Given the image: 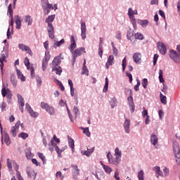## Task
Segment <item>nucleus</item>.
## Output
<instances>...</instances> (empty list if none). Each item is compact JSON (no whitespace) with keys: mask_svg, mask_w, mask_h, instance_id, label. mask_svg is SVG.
<instances>
[{"mask_svg":"<svg viewBox=\"0 0 180 180\" xmlns=\"http://www.w3.org/2000/svg\"><path fill=\"white\" fill-rule=\"evenodd\" d=\"M70 43L71 44L69 46V50L70 51L72 52V56H75V57H79V56H81L82 53H85V48L84 47L77 49L74 51V49L77 47V43L75 42L74 35H72L70 37Z\"/></svg>","mask_w":180,"mask_h":180,"instance_id":"f257e3e1","label":"nucleus"},{"mask_svg":"<svg viewBox=\"0 0 180 180\" xmlns=\"http://www.w3.org/2000/svg\"><path fill=\"white\" fill-rule=\"evenodd\" d=\"M68 146H65L62 149H60V148L58 147V146H57V143H54L53 140H51V142L49 143V151H54V148H55V151H56L57 154H58V157L59 158H63V155H61V153H63V151H64V150H67Z\"/></svg>","mask_w":180,"mask_h":180,"instance_id":"f03ea898","label":"nucleus"},{"mask_svg":"<svg viewBox=\"0 0 180 180\" xmlns=\"http://www.w3.org/2000/svg\"><path fill=\"white\" fill-rule=\"evenodd\" d=\"M134 15H139L137 10H133V8H129L128 10V15L129 17L130 20L131 21L132 26H134V29L136 30L137 29V26Z\"/></svg>","mask_w":180,"mask_h":180,"instance_id":"7ed1b4c3","label":"nucleus"},{"mask_svg":"<svg viewBox=\"0 0 180 180\" xmlns=\"http://www.w3.org/2000/svg\"><path fill=\"white\" fill-rule=\"evenodd\" d=\"M173 151L176 160V164L180 165V148H179V143L175 141L173 143Z\"/></svg>","mask_w":180,"mask_h":180,"instance_id":"20e7f679","label":"nucleus"},{"mask_svg":"<svg viewBox=\"0 0 180 180\" xmlns=\"http://www.w3.org/2000/svg\"><path fill=\"white\" fill-rule=\"evenodd\" d=\"M41 109H44L46 112L49 113V115H51V116H53L56 114V110L54 109V107L50 106L45 102L41 103Z\"/></svg>","mask_w":180,"mask_h":180,"instance_id":"39448f33","label":"nucleus"},{"mask_svg":"<svg viewBox=\"0 0 180 180\" xmlns=\"http://www.w3.org/2000/svg\"><path fill=\"white\" fill-rule=\"evenodd\" d=\"M41 6L45 14L49 15L51 9H54L53 4L49 3V0H42Z\"/></svg>","mask_w":180,"mask_h":180,"instance_id":"423d86ee","label":"nucleus"},{"mask_svg":"<svg viewBox=\"0 0 180 180\" xmlns=\"http://www.w3.org/2000/svg\"><path fill=\"white\" fill-rule=\"evenodd\" d=\"M107 158L108 160L109 164H113L114 165H116V166L120 164V161H121L120 157H115V158H113V156H112V154L108 153Z\"/></svg>","mask_w":180,"mask_h":180,"instance_id":"0eeeda50","label":"nucleus"},{"mask_svg":"<svg viewBox=\"0 0 180 180\" xmlns=\"http://www.w3.org/2000/svg\"><path fill=\"white\" fill-rule=\"evenodd\" d=\"M169 56L174 63H179L180 62V53H176V51L171 49L169 51Z\"/></svg>","mask_w":180,"mask_h":180,"instance_id":"6e6552de","label":"nucleus"},{"mask_svg":"<svg viewBox=\"0 0 180 180\" xmlns=\"http://www.w3.org/2000/svg\"><path fill=\"white\" fill-rule=\"evenodd\" d=\"M20 126V121H18L15 126L12 127L10 133L13 137H16V134H18V130H19V127Z\"/></svg>","mask_w":180,"mask_h":180,"instance_id":"1a4fd4ad","label":"nucleus"},{"mask_svg":"<svg viewBox=\"0 0 180 180\" xmlns=\"http://www.w3.org/2000/svg\"><path fill=\"white\" fill-rule=\"evenodd\" d=\"M18 49L20 50H22V51H26L27 54H30V56H33V52H32V49H30V47L28 46H26L23 44H20L18 45Z\"/></svg>","mask_w":180,"mask_h":180,"instance_id":"9d476101","label":"nucleus"},{"mask_svg":"<svg viewBox=\"0 0 180 180\" xmlns=\"http://www.w3.org/2000/svg\"><path fill=\"white\" fill-rule=\"evenodd\" d=\"M157 46L160 54L165 56V54H167V46H165V44L162 42H158Z\"/></svg>","mask_w":180,"mask_h":180,"instance_id":"9b49d317","label":"nucleus"},{"mask_svg":"<svg viewBox=\"0 0 180 180\" xmlns=\"http://www.w3.org/2000/svg\"><path fill=\"white\" fill-rule=\"evenodd\" d=\"M133 60L136 64H140L141 63V53H135L133 55Z\"/></svg>","mask_w":180,"mask_h":180,"instance_id":"f8f14e48","label":"nucleus"},{"mask_svg":"<svg viewBox=\"0 0 180 180\" xmlns=\"http://www.w3.org/2000/svg\"><path fill=\"white\" fill-rule=\"evenodd\" d=\"M127 101H128L129 109L131 113H133V112H134V108H135L134 102L133 101V96H131L128 97Z\"/></svg>","mask_w":180,"mask_h":180,"instance_id":"ddd939ff","label":"nucleus"},{"mask_svg":"<svg viewBox=\"0 0 180 180\" xmlns=\"http://www.w3.org/2000/svg\"><path fill=\"white\" fill-rule=\"evenodd\" d=\"M72 172L74 176H78L79 175V169L78 168V166L77 165L72 164L71 165Z\"/></svg>","mask_w":180,"mask_h":180,"instance_id":"4468645a","label":"nucleus"},{"mask_svg":"<svg viewBox=\"0 0 180 180\" xmlns=\"http://www.w3.org/2000/svg\"><path fill=\"white\" fill-rule=\"evenodd\" d=\"M114 60H115V57H113V55H110L108 57V61L105 64V68L109 69L110 65H113V64L115 63V62H113Z\"/></svg>","mask_w":180,"mask_h":180,"instance_id":"2eb2a0df","label":"nucleus"},{"mask_svg":"<svg viewBox=\"0 0 180 180\" xmlns=\"http://www.w3.org/2000/svg\"><path fill=\"white\" fill-rule=\"evenodd\" d=\"M6 60V56H5V53L4 52H1V57H0V67H1V71H4V61Z\"/></svg>","mask_w":180,"mask_h":180,"instance_id":"dca6fc26","label":"nucleus"},{"mask_svg":"<svg viewBox=\"0 0 180 180\" xmlns=\"http://www.w3.org/2000/svg\"><path fill=\"white\" fill-rule=\"evenodd\" d=\"M124 127L126 133H130V120H126L124 123Z\"/></svg>","mask_w":180,"mask_h":180,"instance_id":"f3484780","label":"nucleus"},{"mask_svg":"<svg viewBox=\"0 0 180 180\" xmlns=\"http://www.w3.org/2000/svg\"><path fill=\"white\" fill-rule=\"evenodd\" d=\"M150 141L153 146H157L158 143V138L155 134H153L152 136H150Z\"/></svg>","mask_w":180,"mask_h":180,"instance_id":"a211bd4d","label":"nucleus"},{"mask_svg":"<svg viewBox=\"0 0 180 180\" xmlns=\"http://www.w3.org/2000/svg\"><path fill=\"white\" fill-rule=\"evenodd\" d=\"M15 25H16V29H20V26H22V20H20V18L19 15H15Z\"/></svg>","mask_w":180,"mask_h":180,"instance_id":"6ab92c4d","label":"nucleus"},{"mask_svg":"<svg viewBox=\"0 0 180 180\" xmlns=\"http://www.w3.org/2000/svg\"><path fill=\"white\" fill-rule=\"evenodd\" d=\"M27 174L30 178H33V176H36V173H34V170L32 169L30 167L27 168Z\"/></svg>","mask_w":180,"mask_h":180,"instance_id":"aec40b11","label":"nucleus"},{"mask_svg":"<svg viewBox=\"0 0 180 180\" xmlns=\"http://www.w3.org/2000/svg\"><path fill=\"white\" fill-rule=\"evenodd\" d=\"M18 77L22 81V82L26 81V77L23 76L22 72L19 70V69L16 70Z\"/></svg>","mask_w":180,"mask_h":180,"instance_id":"412c9836","label":"nucleus"},{"mask_svg":"<svg viewBox=\"0 0 180 180\" xmlns=\"http://www.w3.org/2000/svg\"><path fill=\"white\" fill-rule=\"evenodd\" d=\"M17 98L18 99V103L20 106H25V99L20 94H17Z\"/></svg>","mask_w":180,"mask_h":180,"instance_id":"4be33fe9","label":"nucleus"},{"mask_svg":"<svg viewBox=\"0 0 180 180\" xmlns=\"http://www.w3.org/2000/svg\"><path fill=\"white\" fill-rule=\"evenodd\" d=\"M60 63H61V60L60 59V56L55 57L52 62L53 65H54L55 67H57V65H58Z\"/></svg>","mask_w":180,"mask_h":180,"instance_id":"5701e85b","label":"nucleus"},{"mask_svg":"<svg viewBox=\"0 0 180 180\" xmlns=\"http://www.w3.org/2000/svg\"><path fill=\"white\" fill-rule=\"evenodd\" d=\"M94 150H95V148H92L89 150H84L82 153L84 155H86V157H91V154H92V153H94Z\"/></svg>","mask_w":180,"mask_h":180,"instance_id":"b1692460","label":"nucleus"},{"mask_svg":"<svg viewBox=\"0 0 180 180\" xmlns=\"http://www.w3.org/2000/svg\"><path fill=\"white\" fill-rule=\"evenodd\" d=\"M54 19H56V15H49L48 18H46V22L48 23V25L52 24L51 22H53Z\"/></svg>","mask_w":180,"mask_h":180,"instance_id":"393cba45","label":"nucleus"},{"mask_svg":"<svg viewBox=\"0 0 180 180\" xmlns=\"http://www.w3.org/2000/svg\"><path fill=\"white\" fill-rule=\"evenodd\" d=\"M69 147H70V148H72V153H74L75 150V141L74 139H69Z\"/></svg>","mask_w":180,"mask_h":180,"instance_id":"a878e982","label":"nucleus"},{"mask_svg":"<svg viewBox=\"0 0 180 180\" xmlns=\"http://www.w3.org/2000/svg\"><path fill=\"white\" fill-rule=\"evenodd\" d=\"M133 36H134V33L131 30L127 31V37L128 40L133 41Z\"/></svg>","mask_w":180,"mask_h":180,"instance_id":"bb28decb","label":"nucleus"},{"mask_svg":"<svg viewBox=\"0 0 180 180\" xmlns=\"http://www.w3.org/2000/svg\"><path fill=\"white\" fill-rule=\"evenodd\" d=\"M134 38L136 40H144V36L140 32H137L134 34Z\"/></svg>","mask_w":180,"mask_h":180,"instance_id":"cd10ccee","label":"nucleus"},{"mask_svg":"<svg viewBox=\"0 0 180 180\" xmlns=\"http://www.w3.org/2000/svg\"><path fill=\"white\" fill-rule=\"evenodd\" d=\"M103 168L107 174H110L113 171L110 167L106 165H103Z\"/></svg>","mask_w":180,"mask_h":180,"instance_id":"c85d7f7f","label":"nucleus"},{"mask_svg":"<svg viewBox=\"0 0 180 180\" xmlns=\"http://www.w3.org/2000/svg\"><path fill=\"white\" fill-rule=\"evenodd\" d=\"M53 71H56V74L57 75H61V73L63 72V69H61V67H55L53 68Z\"/></svg>","mask_w":180,"mask_h":180,"instance_id":"c756f323","label":"nucleus"},{"mask_svg":"<svg viewBox=\"0 0 180 180\" xmlns=\"http://www.w3.org/2000/svg\"><path fill=\"white\" fill-rule=\"evenodd\" d=\"M110 103L112 109H113V108H115V106L117 105V100L116 99V98H111Z\"/></svg>","mask_w":180,"mask_h":180,"instance_id":"7c9ffc66","label":"nucleus"},{"mask_svg":"<svg viewBox=\"0 0 180 180\" xmlns=\"http://www.w3.org/2000/svg\"><path fill=\"white\" fill-rule=\"evenodd\" d=\"M8 15L13 18V10L12 9V4H10L8 7Z\"/></svg>","mask_w":180,"mask_h":180,"instance_id":"2f4dec72","label":"nucleus"},{"mask_svg":"<svg viewBox=\"0 0 180 180\" xmlns=\"http://www.w3.org/2000/svg\"><path fill=\"white\" fill-rule=\"evenodd\" d=\"M4 143H6V146H9V144H11V139L8 134H4Z\"/></svg>","mask_w":180,"mask_h":180,"instance_id":"473e14b6","label":"nucleus"},{"mask_svg":"<svg viewBox=\"0 0 180 180\" xmlns=\"http://www.w3.org/2000/svg\"><path fill=\"white\" fill-rule=\"evenodd\" d=\"M11 82L14 86H16L18 84V80H16V78L15 77V75H11Z\"/></svg>","mask_w":180,"mask_h":180,"instance_id":"72a5a7b5","label":"nucleus"},{"mask_svg":"<svg viewBox=\"0 0 180 180\" xmlns=\"http://www.w3.org/2000/svg\"><path fill=\"white\" fill-rule=\"evenodd\" d=\"M160 96L161 103H163V105H167V96H163L162 93H160Z\"/></svg>","mask_w":180,"mask_h":180,"instance_id":"f704fd0d","label":"nucleus"},{"mask_svg":"<svg viewBox=\"0 0 180 180\" xmlns=\"http://www.w3.org/2000/svg\"><path fill=\"white\" fill-rule=\"evenodd\" d=\"M139 25H141L142 27H145L147 25H148V20H140L138 21Z\"/></svg>","mask_w":180,"mask_h":180,"instance_id":"c9c22d12","label":"nucleus"},{"mask_svg":"<svg viewBox=\"0 0 180 180\" xmlns=\"http://www.w3.org/2000/svg\"><path fill=\"white\" fill-rule=\"evenodd\" d=\"M25 156L27 160H30V158H32V150L30 149L25 150Z\"/></svg>","mask_w":180,"mask_h":180,"instance_id":"e433bc0d","label":"nucleus"},{"mask_svg":"<svg viewBox=\"0 0 180 180\" xmlns=\"http://www.w3.org/2000/svg\"><path fill=\"white\" fill-rule=\"evenodd\" d=\"M25 22L27 23H28V26H30V25H32V23H33V20L32 19L30 15H27V16H25Z\"/></svg>","mask_w":180,"mask_h":180,"instance_id":"4c0bfd02","label":"nucleus"},{"mask_svg":"<svg viewBox=\"0 0 180 180\" xmlns=\"http://www.w3.org/2000/svg\"><path fill=\"white\" fill-rule=\"evenodd\" d=\"M159 80L162 84L165 82L162 70H159Z\"/></svg>","mask_w":180,"mask_h":180,"instance_id":"58836bf2","label":"nucleus"},{"mask_svg":"<svg viewBox=\"0 0 180 180\" xmlns=\"http://www.w3.org/2000/svg\"><path fill=\"white\" fill-rule=\"evenodd\" d=\"M18 137H20V138L22 139L23 140H26V139H27V137H29V134H27V133L21 132V133L18 135Z\"/></svg>","mask_w":180,"mask_h":180,"instance_id":"ea45409f","label":"nucleus"},{"mask_svg":"<svg viewBox=\"0 0 180 180\" xmlns=\"http://www.w3.org/2000/svg\"><path fill=\"white\" fill-rule=\"evenodd\" d=\"M108 86H109V79L108 77H105V84L103 88V92H108Z\"/></svg>","mask_w":180,"mask_h":180,"instance_id":"a19ab883","label":"nucleus"},{"mask_svg":"<svg viewBox=\"0 0 180 180\" xmlns=\"http://www.w3.org/2000/svg\"><path fill=\"white\" fill-rule=\"evenodd\" d=\"M88 74H89L88 68H86V66L85 65H83L82 75H88Z\"/></svg>","mask_w":180,"mask_h":180,"instance_id":"79ce46f5","label":"nucleus"},{"mask_svg":"<svg viewBox=\"0 0 180 180\" xmlns=\"http://www.w3.org/2000/svg\"><path fill=\"white\" fill-rule=\"evenodd\" d=\"M138 178L139 180H144V172L143 170H141L138 173Z\"/></svg>","mask_w":180,"mask_h":180,"instance_id":"37998d69","label":"nucleus"},{"mask_svg":"<svg viewBox=\"0 0 180 180\" xmlns=\"http://www.w3.org/2000/svg\"><path fill=\"white\" fill-rule=\"evenodd\" d=\"M56 178H58V179H60V180L64 179V176H63V173H61L60 171L56 172Z\"/></svg>","mask_w":180,"mask_h":180,"instance_id":"c03bdc74","label":"nucleus"},{"mask_svg":"<svg viewBox=\"0 0 180 180\" xmlns=\"http://www.w3.org/2000/svg\"><path fill=\"white\" fill-rule=\"evenodd\" d=\"M115 155L116 157H120V158H122V152L119 150V148H115Z\"/></svg>","mask_w":180,"mask_h":180,"instance_id":"a18cd8bd","label":"nucleus"},{"mask_svg":"<svg viewBox=\"0 0 180 180\" xmlns=\"http://www.w3.org/2000/svg\"><path fill=\"white\" fill-rule=\"evenodd\" d=\"M142 86L144 88V89H146V88H147V85H148V80L145 78L142 80Z\"/></svg>","mask_w":180,"mask_h":180,"instance_id":"49530a36","label":"nucleus"},{"mask_svg":"<svg viewBox=\"0 0 180 180\" xmlns=\"http://www.w3.org/2000/svg\"><path fill=\"white\" fill-rule=\"evenodd\" d=\"M83 133L87 136V137H91V132L89 131V128H84L83 129Z\"/></svg>","mask_w":180,"mask_h":180,"instance_id":"de8ad7c7","label":"nucleus"},{"mask_svg":"<svg viewBox=\"0 0 180 180\" xmlns=\"http://www.w3.org/2000/svg\"><path fill=\"white\" fill-rule=\"evenodd\" d=\"M38 157L43 161V162H46V157L41 153H37Z\"/></svg>","mask_w":180,"mask_h":180,"instance_id":"09e8293b","label":"nucleus"},{"mask_svg":"<svg viewBox=\"0 0 180 180\" xmlns=\"http://www.w3.org/2000/svg\"><path fill=\"white\" fill-rule=\"evenodd\" d=\"M136 82H137V84L136 85L134 86V91H136V92L139 91V87L141 85V82H140V80L139 79H136Z\"/></svg>","mask_w":180,"mask_h":180,"instance_id":"8fccbe9b","label":"nucleus"},{"mask_svg":"<svg viewBox=\"0 0 180 180\" xmlns=\"http://www.w3.org/2000/svg\"><path fill=\"white\" fill-rule=\"evenodd\" d=\"M30 116H32V117H37V116H39V113L37 112H34L33 110H31L29 112Z\"/></svg>","mask_w":180,"mask_h":180,"instance_id":"3c124183","label":"nucleus"},{"mask_svg":"<svg viewBox=\"0 0 180 180\" xmlns=\"http://www.w3.org/2000/svg\"><path fill=\"white\" fill-rule=\"evenodd\" d=\"M103 49V46L102 45H99L98 47V56L102 58V56L103 54V51L102 50Z\"/></svg>","mask_w":180,"mask_h":180,"instance_id":"603ef678","label":"nucleus"},{"mask_svg":"<svg viewBox=\"0 0 180 180\" xmlns=\"http://www.w3.org/2000/svg\"><path fill=\"white\" fill-rule=\"evenodd\" d=\"M127 65V60H126V57H124V59L122 60V71H124L126 70Z\"/></svg>","mask_w":180,"mask_h":180,"instance_id":"864d4df0","label":"nucleus"},{"mask_svg":"<svg viewBox=\"0 0 180 180\" xmlns=\"http://www.w3.org/2000/svg\"><path fill=\"white\" fill-rule=\"evenodd\" d=\"M47 30L48 32H54V27L53 26V24H48Z\"/></svg>","mask_w":180,"mask_h":180,"instance_id":"5fc2aeb1","label":"nucleus"},{"mask_svg":"<svg viewBox=\"0 0 180 180\" xmlns=\"http://www.w3.org/2000/svg\"><path fill=\"white\" fill-rule=\"evenodd\" d=\"M24 64L26 67H27V68H29V65H30V62L27 57H25V60H24Z\"/></svg>","mask_w":180,"mask_h":180,"instance_id":"6e6d98bb","label":"nucleus"},{"mask_svg":"<svg viewBox=\"0 0 180 180\" xmlns=\"http://www.w3.org/2000/svg\"><path fill=\"white\" fill-rule=\"evenodd\" d=\"M7 94H8V89H7V90H6V88H3V89H1V94H2V96H3L4 98H5V96H6Z\"/></svg>","mask_w":180,"mask_h":180,"instance_id":"4d7b16f0","label":"nucleus"},{"mask_svg":"<svg viewBox=\"0 0 180 180\" xmlns=\"http://www.w3.org/2000/svg\"><path fill=\"white\" fill-rule=\"evenodd\" d=\"M64 41H65L64 39H62L60 41L55 43V46H56V47H60V46H61V44H64Z\"/></svg>","mask_w":180,"mask_h":180,"instance_id":"13d9d810","label":"nucleus"},{"mask_svg":"<svg viewBox=\"0 0 180 180\" xmlns=\"http://www.w3.org/2000/svg\"><path fill=\"white\" fill-rule=\"evenodd\" d=\"M142 116L143 117H146V116H148V111H147V110H146V107L143 108Z\"/></svg>","mask_w":180,"mask_h":180,"instance_id":"bf43d9fd","label":"nucleus"},{"mask_svg":"<svg viewBox=\"0 0 180 180\" xmlns=\"http://www.w3.org/2000/svg\"><path fill=\"white\" fill-rule=\"evenodd\" d=\"M6 96L7 99H9L10 101L11 99H12V92L11 91V90H9V89H8V93Z\"/></svg>","mask_w":180,"mask_h":180,"instance_id":"052dcab7","label":"nucleus"},{"mask_svg":"<svg viewBox=\"0 0 180 180\" xmlns=\"http://www.w3.org/2000/svg\"><path fill=\"white\" fill-rule=\"evenodd\" d=\"M81 32H86V25L85 22H82L81 24Z\"/></svg>","mask_w":180,"mask_h":180,"instance_id":"680f3d73","label":"nucleus"},{"mask_svg":"<svg viewBox=\"0 0 180 180\" xmlns=\"http://www.w3.org/2000/svg\"><path fill=\"white\" fill-rule=\"evenodd\" d=\"M25 109L27 110V112L29 113L31 110H33V109H32V107L30 106V105H29V103H26L25 104Z\"/></svg>","mask_w":180,"mask_h":180,"instance_id":"e2e57ef3","label":"nucleus"},{"mask_svg":"<svg viewBox=\"0 0 180 180\" xmlns=\"http://www.w3.org/2000/svg\"><path fill=\"white\" fill-rule=\"evenodd\" d=\"M51 140L53 141V143H55L54 141H56L57 144H60V139L57 138V136L53 135V139Z\"/></svg>","mask_w":180,"mask_h":180,"instance_id":"0e129e2a","label":"nucleus"},{"mask_svg":"<svg viewBox=\"0 0 180 180\" xmlns=\"http://www.w3.org/2000/svg\"><path fill=\"white\" fill-rule=\"evenodd\" d=\"M126 75L127 77H128V78H129V82L130 83L133 82V76L131 75V73H129L126 72Z\"/></svg>","mask_w":180,"mask_h":180,"instance_id":"69168bd1","label":"nucleus"},{"mask_svg":"<svg viewBox=\"0 0 180 180\" xmlns=\"http://www.w3.org/2000/svg\"><path fill=\"white\" fill-rule=\"evenodd\" d=\"M158 60V54H155L153 57V65L157 64V60Z\"/></svg>","mask_w":180,"mask_h":180,"instance_id":"338daca9","label":"nucleus"},{"mask_svg":"<svg viewBox=\"0 0 180 180\" xmlns=\"http://www.w3.org/2000/svg\"><path fill=\"white\" fill-rule=\"evenodd\" d=\"M115 178L116 180H120V177H119V171L117 170L115 172Z\"/></svg>","mask_w":180,"mask_h":180,"instance_id":"774afa93","label":"nucleus"}]
</instances>
